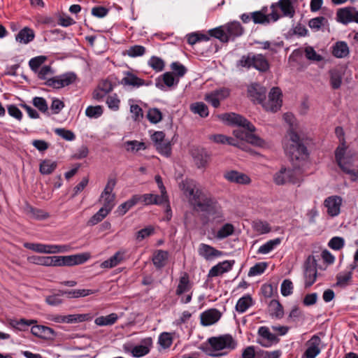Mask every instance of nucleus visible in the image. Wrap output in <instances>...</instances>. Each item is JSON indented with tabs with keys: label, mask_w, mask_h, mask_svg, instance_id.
Masks as SVG:
<instances>
[{
	"label": "nucleus",
	"mask_w": 358,
	"mask_h": 358,
	"mask_svg": "<svg viewBox=\"0 0 358 358\" xmlns=\"http://www.w3.org/2000/svg\"><path fill=\"white\" fill-rule=\"evenodd\" d=\"M120 84L124 86H130L133 88H138L141 86L149 85L143 79L138 78L130 71L124 73V76L121 80Z\"/></svg>",
	"instance_id": "22"
},
{
	"label": "nucleus",
	"mask_w": 358,
	"mask_h": 358,
	"mask_svg": "<svg viewBox=\"0 0 358 358\" xmlns=\"http://www.w3.org/2000/svg\"><path fill=\"white\" fill-rule=\"evenodd\" d=\"M248 93L251 97L257 100L260 103H264L266 99V90L257 84L251 85L248 90Z\"/></svg>",
	"instance_id": "33"
},
{
	"label": "nucleus",
	"mask_w": 358,
	"mask_h": 358,
	"mask_svg": "<svg viewBox=\"0 0 358 358\" xmlns=\"http://www.w3.org/2000/svg\"><path fill=\"white\" fill-rule=\"evenodd\" d=\"M257 343L263 347H271L273 343H278L279 338L278 336L272 334L268 327L262 326L258 329Z\"/></svg>",
	"instance_id": "13"
},
{
	"label": "nucleus",
	"mask_w": 358,
	"mask_h": 358,
	"mask_svg": "<svg viewBox=\"0 0 358 358\" xmlns=\"http://www.w3.org/2000/svg\"><path fill=\"white\" fill-rule=\"evenodd\" d=\"M118 315L115 313H110L106 316H100L95 319L94 323L97 326H110L114 324L118 320Z\"/></svg>",
	"instance_id": "40"
},
{
	"label": "nucleus",
	"mask_w": 358,
	"mask_h": 358,
	"mask_svg": "<svg viewBox=\"0 0 358 358\" xmlns=\"http://www.w3.org/2000/svg\"><path fill=\"white\" fill-rule=\"evenodd\" d=\"M234 263V260H224L222 262H219L210 269L208 272V277H217L224 273L229 272L232 269Z\"/></svg>",
	"instance_id": "21"
},
{
	"label": "nucleus",
	"mask_w": 358,
	"mask_h": 358,
	"mask_svg": "<svg viewBox=\"0 0 358 358\" xmlns=\"http://www.w3.org/2000/svg\"><path fill=\"white\" fill-rule=\"evenodd\" d=\"M57 166V164L56 162L51 161L50 159H44L40 164L39 171L43 175H49L56 169Z\"/></svg>",
	"instance_id": "43"
},
{
	"label": "nucleus",
	"mask_w": 358,
	"mask_h": 358,
	"mask_svg": "<svg viewBox=\"0 0 358 358\" xmlns=\"http://www.w3.org/2000/svg\"><path fill=\"white\" fill-rule=\"evenodd\" d=\"M182 190L194 209L206 213L216 222L224 220L221 206L209 193L196 187L192 180L182 181Z\"/></svg>",
	"instance_id": "1"
},
{
	"label": "nucleus",
	"mask_w": 358,
	"mask_h": 358,
	"mask_svg": "<svg viewBox=\"0 0 358 358\" xmlns=\"http://www.w3.org/2000/svg\"><path fill=\"white\" fill-rule=\"evenodd\" d=\"M230 94V90L227 87H220L209 93L206 94L204 99L213 107L217 108L220 105V101L227 99Z\"/></svg>",
	"instance_id": "12"
},
{
	"label": "nucleus",
	"mask_w": 358,
	"mask_h": 358,
	"mask_svg": "<svg viewBox=\"0 0 358 358\" xmlns=\"http://www.w3.org/2000/svg\"><path fill=\"white\" fill-rule=\"evenodd\" d=\"M336 17L338 21L344 24L352 22L358 24V10L352 6L338 9L336 13Z\"/></svg>",
	"instance_id": "14"
},
{
	"label": "nucleus",
	"mask_w": 358,
	"mask_h": 358,
	"mask_svg": "<svg viewBox=\"0 0 358 358\" xmlns=\"http://www.w3.org/2000/svg\"><path fill=\"white\" fill-rule=\"evenodd\" d=\"M45 56H38L34 57L29 62V67L34 73H36L38 72L40 66L45 62Z\"/></svg>",
	"instance_id": "63"
},
{
	"label": "nucleus",
	"mask_w": 358,
	"mask_h": 358,
	"mask_svg": "<svg viewBox=\"0 0 358 358\" xmlns=\"http://www.w3.org/2000/svg\"><path fill=\"white\" fill-rule=\"evenodd\" d=\"M254 55L255 54L253 53H248L246 55H243L238 61L237 65L247 69L253 68Z\"/></svg>",
	"instance_id": "60"
},
{
	"label": "nucleus",
	"mask_w": 358,
	"mask_h": 358,
	"mask_svg": "<svg viewBox=\"0 0 358 358\" xmlns=\"http://www.w3.org/2000/svg\"><path fill=\"white\" fill-rule=\"evenodd\" d=\"M139 198V202L142 201L145 205H159L168 201L167 195H157L153 194H144L143 195L134 194Z\"/></svg>",
	"instance_id": "23"
},
{
	"label": "nucleus",
	"mask_w": 358,
	"mask_h": 358,
	"mask_svg": "<svg viewBox=\"0 0 358 358\" xmlns=\"http://www.w3.org/2000/svg\"><path fill=\"white\" fill-rule=\"evenodd\" d=\"M224 177L228 181L237 184L248 185L251 182V180L248 175L237 171H227L224 173Z\"/></svg>",
	"instance_id": "25"
},
{
	"label": "nucleus",
	"mask_w": 358,
	"mask_h": 358,
	"mask_svg": "<svg viewBox=\"0 0 358 358\" xmlns=\"http://www.w3.org/2000/svg\"><path fill=\"white\" fill-rule=\"evenodd\" d=\"M199 255L204 258L206 260H211L217 257H220L223 255V252L217 250L213 246L201 243L198 248Z\"/></svg>",
	"instance_id": "19"
},
{
	"label": "nucleus",
	"mask_w": 358,
	"mask_h": 358,
	"mask_svg": "<svg viewBox=\"0 0 358 358\" xmlns=\"http://www.w3.org/2000/svg\"><path fill=\"white\" fill-rule=\"evenodd\" d=\"M290 142L285 145V150L291 160H305L308 157L307 148L302 143L299 136L294 131L289 133Z\"/></svg>",
	"instance_id": "3"
},
{
	"label": "nucleus",
	"mask_w": 358,
	"mask_h": 358,
	"mask_svg": "<svg viewBox=\"0 0 358 358\" xmlns=\"http://www.w3.org/2000/svg\"><path fill=\"white\" fill-rule=\"evenodd\" d=\"M192 289V284L189 281V275L187 273H184L180 277L179 283L176 290V294L178 296H182L185 293H187Z\"/></svg>",
	"instance_id": "30"
},
{
	"label": "nucleus",
	"mask_w": 358,
	"mask_h": 358,
	"mask_svg": "<svg viewBox=\"0 0 358 358\" xmlns=\"http://www.w3.org/2000/svg\"><path fill=\"white\" fill-rule=\"evenodd\" d=\"M190 110L194 114H198L201 117H206L209 114L208 108L203 102L192 103Z\"/></svg>",
	"instance_id": "46"
},
{
	"label": "nucleus",
	"mask_w": 358,
	"mask_h": 358,
	"mask_svg": "<svg viewBox=\"0 0 358 358\" xmlns=\"http://www.w3.org/2000/svg\"><path fill=\"white\" fill-rule=\"evenodd\" d=\"M87 257L85 255L55 256V266H74L85 263Z\"/></svg>",
	"instance_id": "15"
},
{
	"label": "nucleus",
	"mask_w": 358,
	"mask_h": 358,
	"mask_svg": "<svg viewBox=\"0 0 358 358\" xmlns=\"http://www.w3.org/2000/svg\"><path fill=\"white\" fill-rule=\"evenodd\" d=\"M244 31V28L239 22L234 21L224 26L209 30L210 36L219 39L222 43L234 41L241 36Z\"/></svg>",
	"instance_id": "2"
},
{
	"label": "nucleus",
	"mask_w": 358,
	"mask_h": 358,
	"mask_svg": "<svg viewBox=\"0 0 358 358\" xmlns=\"http://www.w3.org/2000/svg\"><path fill=\"white\" fill-rule=\"evenodd\" d=\"M168 258L169 252L167 251L158 250L153 254L152 261L157 268H162L166 265Z\"/></svg>",
	"instance_id": "34"
},
{
	"label": "nucleus",
	"mask_w": 358,
	"mask_h": 358,
	"mask_svg": "<svg viewBox=\"0 0 358 358\" xmlns=\"http://www.w3.org/2000/svg\"><path fill=\"white\" fill-rule=\"evenodd\" d=\"M209 139L213 141L215 143L221 144H228L236 146L235 140L231 137H227L222 134L212 135L209 137Z\"/></svg>",
	"instance_id": "55"
},
{
	"label": "nucleus",
	"mask_w": 358,
	"mask_h": 358,
	"mask_svg": "<svg viewBox=\"0 0 358 358\" xmlns=\"http://www.w3.org/2000/svg\"><path fill=\"white\" fill-rule=\"evenodd\" d=\"M76 78V74L67 73L47 79L45 85L55 89H60L72 84Z\"/></svg>",
	"instance_id": "8"
},
{
	"label": "nucleus",
	"mask_w": 358,
	"mask_h": 358,
	"mask_svg": "<svg viewBox=\"0 0 358 358\" xmlns=\"http://www.w3.org/2000/svg\"><path fill=\"white\" fill-rule=\"evenodd\" d=\"M98 292L96 289H79L73 290H67V292H62V294H66L69 299L85 297Z\"/></svg>",
	"instance_id": "39"
},
{
	"label": "nucleus",
	"mask_w": 358,
	"mask_h": 358,
	"mask_svg": "<svg viewBox=\"0 0 358 358\" xmlns=\"http://www.w3.org/2000/svg\"><path fill=\"white\" fill-rule=\"evenodd\" d=\"M34 322H36L35 320H28L26 319H20L19 320H11L10 322V324L13 327L15 328L20 331H24L25 328L30 326L31 324H34Z\"/></svg>",
	"instance_id": "54"
},
{
	"label": "nucleus",
	"mask_w": 358,
	"mask_h": 358,
	"mask_svg": "<svg viewBox=\"0 0 358 358\" xmlns=\"http://www.w3.org/2000/svg\"><path fill=\"white\" fill-rule=\"evenodd\" d=\"M115 185L116 180L109 178L99 200L103 205L101 208L106 210L108 213H110L115 205V194L113 193Z\"/></svg>",
	"instance_id": "4"
},
{
	"label": "nucleus",
	"mask_w": 358,
	"mask_h": 358,
	"mask_svg": "<svg viewBox=\"0 0 358 358\" xmlns=\"http://www.w3.org/2000/svg\"><path fill=\"white\" fill-rule=\"evenodd\" d=\"M349 48L347 43L338 41L333 46L332 54L337 58H344L349 55Z\"/></svg>",
	"instance_id": "36"
},
{
	"label": "nucleus",
	"mask_w": 358,
	"mask_h": 358,
	"mask_svg": "<svg viewBox=\"0 0 358 358\" xmlns=\"http://www.w3.org/2000/svg\"><path fill=\"white\" fill-rule=\"evenodd\" d=\"M93 318L91 313L73 314L66 315V323H78L85 321H90Z\"/></svg>",
	"instance_id": "45"
},
{
	"label": "nucleus",
	"mask_w": 358,
	"mask_h": 358,
	"mask_svg": "<svg viewBox=\"0 0 358 358\" xmlns=\"http://www.w3.org/2000/svg\"><path fill=\"white\" fill-rule=\"evenodd\" d=\"M187 41L193 45L200 41H208L210 38L208 35L199 32H193L186 36Z\"/></svg>",
	"instance_id": "51"
},
{
	"label": "nucleus",
	"mask_w": 358,
	"mask_h": 358,
	"mask_svg": "<svg viewBox=\"0 0 358 358\" xmlns=\"http://www.w3.org/2000/svg\"><path fill=\"white\" fill-rule=\"evenodd\" d=\"M147 118L152 124H157L162 120V113L157 108H150L147 113Z\"/></svg>",
	"instance_id": "56"
},
{
	"label": "nucleus",
	"mask_w": 358,
	"mask_h": 358,
	"mask_svg": "<svg viewBox=\"0 0 358 358\" xmlns=\"http://www.w3.org/2000/svg\"><path fill=\"white\" fill-rule=\"evenodd\" d=\"M29 259L37 265L55 266V256H32Z\"/></svg>",
	"instance_id": "37"
},
{
	"label": "nucleus",
	"mask_w": 358,
	"mask_h": 358,
	"mask_svg": "<svg viewBox=\"0 0 358 358\" xmlns=\"http://www.w3.org/2000/svg\"><path fill=\"white\" fill-rule=\"evenodd\" d=\"M266 262H259L252 266L248 271V276H255L262 274L267 268Z\"/></svg>",
	"instance_id": "57"
},
{
	"label": "nucleus",
	"mask_w": 358,
	"mask_h": 358,
	"mask_svg": "<svg viewBox=\"0 0 358 358\" xmlns=\"http://www.w3.org/2000/svg\"><path fill=\"white\" fill-rule=\"evenodd\" d=\"M277 6L280 8L284 16L294 17L295 11L290 0H279Z\"/></svg>",
	"instance_id": "42"
},
{
	"label": "nucleus",
	"mask_w": 358,
	"mask_h": 358,
	"mask_svg": "<svg viewBox=\"0 0 358 358\" xmlns=\"http://www.w3.org/2000/svg\"><path fill=\"white\" fill-rule=\"evenodd\" d=\"M269 310L273 316L276 318H282L284 315L283 308L280 303L275 299H273L268 304Z\"/></svg>",
	"instance_id": "50"
},
{
	"label": "nucleus",
	"mask_w": 358,
	"mask_h": 358,
	"mask_svg": "<svg viewBox=\"0 0 358 358\" xmlns=\"http://www.w3.org/2000/svg\"><path fill=\"white\" fill-rule=\"evenodd\" d=\"M322 341L318 335H313L307 341V349L305 351L306 358H315L321 352Z\"/></svg>",
	"instance_id": "17"
},
{
	"label": "nucleus",
	"mask_w": 358,
	"mask_h": 358,
	"mask_svg": "<svg viewBox=\"0 0 358 358\" xmlns=\"http://www.w3.org/2000/svg\"><path fill=\"white\" fill-rule=\"evenodd\" d=\"M221 313L215 308H211L200 315L201 325L206 327L216 323L221 317Z\"/></svg>",
	"instance_id": "20"
},
{
	"label": "nucleus",
	"mask_w": 358,
	"mask_h": 358,
	"mask_svg": "<svg viewBox=\"0 0 358 358\" xmlns=\"http://www.w3.org/2000/svg\"><path fill=\"white\" fill-rule=\"evenodd\" d=\"M134 101L130 99L129 101L130 105V113H131V117L135 122H140L143 118V109L137 104L131 103Z\"/></svg>",
	"instance_id": "52"
},
{
	"label": "nucleus",
	"mask_w": 358,
	"mask_h": 358,
	"mask_svg": "<svg viewBox=\"0 0 358 358\" xmlns=\"http://www.w3.org/2000/svg\"><path fill=\"white\" fill-rule=\"evenodd\" d=\"M24 247L27 249L33 250L39 253L54 254L64 252L66 245H46L43 243H25Z\"/></svg>",
	"instance_id": "11"
},
{
	"label": "nucleus",
	"mask_w": 358,
	"mask_h": 358,
	"mask_svg": "<svg viewBox=\"0 0 358 358\" xmlns=\"http://www.w3.org/2000/svg\"><path fill=\"white\" fill-rule=\"evenodd\" d=\"M234 230L235 228L232 224L226 223L219 229L215 237L219 240L224 239L231 236L234 233Z\"/></svg>",
	"instance_id": "44"
},
{
	"label": "nucleus",
	"mask_w": 358,
	"mask_h": 358,
	"mask_svg": "<svg viewBox=\"0 0 358 358\" xmlns=\"http://www.w3.org/2000/svg\"><path fill=\"white\" fill-rule=\"evenodd\" d=\"M357 267V264L352 263L350 265V271L337 274L336 285L341 287H345L352 282V271Z\"/></svg>",
	"instance_id": "26"
},
{
	"label": "nucleus",
	"mask_w": 358,
	"mask_h": 358,
	"mask_svg": "<svg viewBox=\"0 0 358 358\" xmlns=\"http://www.w3.org/2000/svg\"><path fill=\"white\" fill-rule=\"evenodd\" d=\"M252 305V298L250 294H246L238 300L235 308L237 312L243 313Z\"/></svg>",
	"instance_id": "38"
},
{
	"label": "nucleus",
	"mask_w": 358,
	"mask_h": 358,
	"mask_svg": "<svg viewBox=\"0 0 358 358\" xmlns=\"http://www.w3.org/2000/svg\"><path fill=\"white\" fill-rule=\"evenodd\" d=\"M158 343L163 349H167L171 347L173 343V338L170 333H162L158 339Z\"/></svg>",
	"instance_id": "59"
},
{
	"label": "nucleus",
	"mask_w": 358,
	"mask_h": 358,
	"mask_svg": "<svg viewBox=\"0 0 358 358\" xmlns=\"http://www.w3.org/2000/svg\"><path fill=\"white\" fill-rule=\"evenodd\" d=\"M253 68L260 72H266L270 68L268 61L262 54H257L254 55Z\"/></svg>",
	"instance_id": "35"
},
{
	"label": "nucleus",
	"mask_w": 358,
	"mask_h": 358,
	"mask_svg": "<svg viewBox=\"0 0 358 358\" xmlns=\"http://www.w3.org/2000/svg\"><path fill=\"white\" fill-rule=\"evenodd\" d=\"M343 199L339 196H330L324 201V206L327 208V214L331 217L338 216L341 213Z\"/></svg>",
	"instance_id": "16"
},
{
	"label": "nucleus",
	"mask_w": 358,
	"mask_h": 358,
	"mask_svg": "<svg viewBox=\"0 0 358 358\" xmlns=\"http://www.w3.org/2000/svg\"><path fill=\"white\" fill-rule=\"evenodd\" d=\"M124 252L117 251L108 259L103 261L101 264L103 268H112L120 264L124 260Z\"/></svg>",
	"instance_id": "32"
},
{
	"label": "nucleus",
	"mask_w": 358,
	"mask_h": 358,
	"mask_svg": "<svg viewBox=\"0 0 358 358\" xmlns=\"http://www.w3.org/2000/svg\"><path fill=\"white\" fill-rule=\"evenodd\" d=\"M267 8L264 7L261 10L252 12V22L255 24H268V16L266 15Z\"/></svg>",
	"instance_id": "41"
},
{
	"label": "nucleus",
	"mask_w": 358,
	"mask_h": 358,
	"mask_svg": "<svg viewBox=\"0 0 358 358\" xmlns=\"http://www.w3.org/2000/svg\"><path fill=\"white\" fill-rule=\"evenodd\" d=\"M208 343L214 350L223 349H234L236 343L231 335L226 334L218 337H211L208 340Z\"/></svg>",
	"instance_id": "7"
},
{
	"label": "nucleus",
	"mask_w": 358,
	"mask_h": 358,
	"mask_svg": "<svg viewBox=\"0 0 358 358\" xmlns=\"http://www.w3.org/2000/svg\"><path fill=\"white\" fill-rule=\"evenodd\" d=\"M54 132L66 141H71L76 138V135L73 131L64 128H56L54 129Z\"/></svg>",
	"instance_id": "62"
},
{
	"label": "nucleus",
	"mask_w": 358,
	"mask_h": 358,
	"mask_svg": "<svg viewBox=\"0 0 358 358\" xmlns=\"http://www.w3.org/2000/svg\"><path fill=\"white\" fill-rule=\"evenodd\" d=\"M329 83L333 90H338L341 87L343 81V73L341 70L333 69L329 71Z\"/></svg>",
	"instance_id": "31"
},
{
	"label": "nucleus",
	"mask_w": 358,
	"mask_h": 358,
	"mask_svg": "<svg viewBox=\"0 0 358 358\" xmlns=\"http://www.w3.org/2000/svg\"><path fill=\"white\" fill-rule=\"evenodd\" d=\"M120 99L116 93L108 95L106 100L108 107L113 111H117L120 109Z\"/></svg>",
	"instance_id": "53"
},
{
	"label": "nucleus",
	"mask_w": 358,
	"mask_h": 358,
	"mask_svg": "<svg viewBox=\"0 0 358 358\" xmlns=\"http://www.w3.org/2000/svg\"><path fill=\"white\" fill-rule=\"evenodd\" d=\"M273 181L278 185H282L287 182L298 183L300 181V171L296 169L282 167L273 176Z\"/></svg>",
	"instance_id": "5"
},
{
	"label": "nucleus",
	"mask_w": 358,
	"mask_h": 358,
	"mask_svg": "<svg viewBox=\"0 0 358 358\" xmlns=\"http://www.w3.org/2000/svg\"><path fill=\"white\" fill-rule=\"evenodd\" d=\"M194 162L198 168H203L206 166L209 159V155L203 148H196L192 151Z\"/></svg>",
	"instance_id": "27"
},
{
	"label": "nucleus",
	"mask_w": 358,
	"mask_h": 358,
	"mask_svg": "<svg viewBox=\"0 0 358 358\" xmlns=\"http://www.w3.org/2000/svg\"><path fill=\"white\" fill-rule=\"evenodd\" d=\"M139 202V198L133 195L131 199L120 205L117 208V212L120 215H124L126 213Z\"/></svg>",
	"instance_id": "47"
},
{
	"label": "nucleus",
	"mask_w": 358,
	"mask_h": 358,
	"mask_svg": "<svg viewBox=\"0 0 358 358\" xmlns=\"http://www.w3.org/2000/svg\"><path fill=\"white\" fill-rule=\"evenodd\" d=\"M152 345V339L151 337L143 338L141 342V345L134 346L131 350L133 357H141L146 355L150 352Z\"/></svg>",
	"instance_id": "24"
},
{
	"label": "nucleus",
	"mask_w": 358,
	"mask_h": 358,
	"mask_svg": "<svg viewBox=\"0 0 358 358\" xmlns=\"http://www.w3.org/2000/svg\"><path fill=\"white\" fill-rule=\"evenodd\" d=\"M282 92L279 87H273L269 94L268 99L264 102V108L268 111L276 112L282 106Z\"/></svg>",
	"instance_id": "9"
},
{
	"label": "nucleus",
	"mask_w": 358,
	"mask_h": 358,
	"mask_svg": "<svg viewBox=\"0 0 358 358\" xmlns=\"http://www.w3.org/2000/svg\"><path fill=\"white\" fill-rule=\"evenodd\" d=\"M317 275L316 261L313 256L310 255L305 262L304 280L306 288L310 287L315 283Z\"/></svg>",
	"instance_id": "10"
},
{
	"label": "nucleus",
	"mask_w": 358,
	"mask_h": 358,
	"mask_svg": "<svg viewBox=\"0 0 358 358\" xmlns=\"http://www.w3.org/2000/svg\"><path fill=\"white\" fill-rule=\"evenodd\" d=\"M31 331L33 335L44 339L50 338L55 335L52 329L43 325L33 326Z\"/></svg>",
	"instance_id": "29"
},
{
	"label": "nucleus",
	"mask_w": 358,
	"mask_h": 358,
	"mask_svg": "<svg viewBox=\"0 0 358 358\" xmlns=\"http://www.w3.org/2000/svg\"><path fill=\"white\" fill-rule=\"evenodd\" d=\"M252 228L259 234H268L271 231L270 224L266 221L260 220L252 222Z\"/></svg>",
	"instance_id": "48"
},
{
	"label": "nucleus",
	"mask_w": 358,
	"mask_h": 358,
	"mask_svg": "<svg viewBox=\"0 0 358 358\" xmlns=\"http://www.w3.org/2000/svg\"><path fill=\"white\" fill-rule=\"evenodd\" d=\"M33 105L37 108L41 113H46L48 106L46 100L43 97L36 96L32 100Z\"/></svg>",
	"instance_id": "64"
},
{
	"label": "nucleus",
	"mask_w": 358,
	"mask_h": 358,
	"mask_svg": "<svg viewBox=\"0 0 358 358\" xmlns=\"http://www.w3.org/2000/svg\"><path fill=\"white\" fill-rule=\"evenodd\" d=\"M280 243H281V239L280 238L270 240L259 248V249L257 250V253L258 254H268L270 252H271L275 248V247L278 245Z\"/></svg>",
	"instance_id": "49"
},
{
	"label": "nucleus",
	"mask_w": 358,
	"mask_h": 358,
	"mask_svg": "<svg viewBox=\"0 0 358 358\" xmlns=\"http://www.w3.org/2000/svg\"><path fill=\"white\" fill-rule=\"evenodd\" d=\"M34 31L28 27H25L15 36V41L20 43L28 44L34 41Z\"/></svg>",
	"instance_id": "28"
},
{
	"label": "nucleus",
	"mask_w": 358,
	"mask_h": 358,
	"mask_svg": "<svg viewBox=\"0 0 358 358\" xmlns=\"http://www.w3.org/2000/svg\"><path fill=\"white\" fill-rule=\"evenodd\" d=\"M179 83V78H176L173 73L166 72L156 80V87L164 90V87H172L176 86Z\"/></svg>",
	"instance_id": "18"
},
{
	"label": "nucleus",
	"mask_w": 358,
	"mask_h": 358,
	"mask_svg": "<svg viewBox=\"0 0 358 358\" xmlns=\"http://www.w3.org/2000/svg\"><path fill=\"white\" fill-rule=\"evenodd\" d=\"M103 113L101 106H90L85 110V115L90 118H98L102 115Z\"/></svg>",
	"instance_id": "58"
},
{
	"label": "nucleus",
	"mask_w": 358,
	"mask_h": 358,
	"mask_svg": "<svg viewBox=\"0 0 358 358\" xmlns=\"http://www.w3.org/2000/svg\"><path fill=\"white\" fill-rule=\"evenodd\" d=\"M108 214L109 213L106 210L100 208L99 211L89 220L87 224L90 226H94L101 222Z\"/></svg>",
	"instance_id": "61"
},
{
	"label": "nucleus",
	"mask_w": 358,
	"mask_h": 358,
	"mask_svg": "<svg viewBox=\"0 0 358 358\" xmlns=\"http://www.w3.org/2000/svg\"><path fill=\"white\" fill-rule=\"evenodd\" d=\"M220 117L224 122H226L228 124L242 127L243 128L247 129L248 131H255V127L241 115L234 113H229L222 114L220 116Z\"/></svg>",
	"instance_id": "6"
}]
</instances>
